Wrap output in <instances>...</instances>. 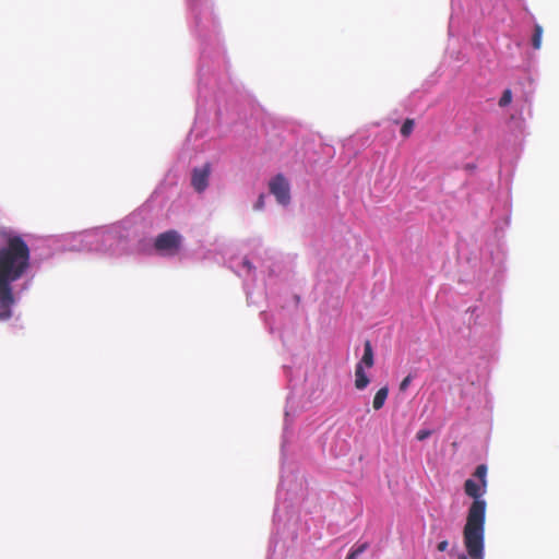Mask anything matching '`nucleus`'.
<instances>
[{"mask_svg": "<svg viewBox=\"0 0 559 559\" xmlns=\"http://www.w3.org/2000/svg\"><path fill=\"white\" fill-rule=\"evenodd\" d=\"M5 243L0 246V321L12 318L16 302L12 284L29 269L31 249L22 236L1 230Z\"/></svg>", "mask_w": 559, "mask_h": 559, "instance_id": "f257e3e1", "label": "nucleus"}, {"mask_svg": "<svg viewBox=\"0 0 559 559\" xmlns=\"http://www.w3.org/2000/svg\"><path fill=\"white\" fill-rule=\"evenodd\" d=\"M465 493L473 498L466 518V524L463 528V540L466 552L471 559H484L485 557V520H486V501L480 499L486 488L481 483L468 478L464 483Z\"/></svg>", "mask_w": 559, "mask_h": 559, "instance_id": "f03ea898", "label": "nucleus"}, {"mask_svg": "<svg viewBox=\"0 0 559 559\" xmlns=\"http://www.w3.org/2000/svg\"><path fill=\"white\" fill-rule=\"evenodd\" d=\"M181 245V236L176 230H167L159 234L155 241L154 247L158 252L174 255L178 252Z\"/></svg>", "mask_w": 559, "mask_h": 559, "instance_id": "7ed1b4c3", "label": "nucleus"}, {"mask_svg": "<svg viewBox=\"0 0 559 559\" xmlns=\"http://www.w3.org/2000/svg\"><path fill=\"white\" fill-rule=\"evenodd\" d=\"M269 190L281 205L290 203V187L283 174H277L269 182Z\"/></svg>", "mask_w": 559, "mask_h": 559, "instance_id": "20e7f679", "label": "nucleus"}, {"mask_svg": "<svg viewBox=\"0 0 559 559\" xmlns=\"http://www.w3.org/2000/svg\"><path fill=\"white\" fill-rule=\"evenodd\" d=\"M210 174L211 165L209 163L204 164L202 167L193 168L191 175V186L197 192L201 193L207 188Z\"/></svg>", "mask_w": 559, "mask_h": 559, "instance_id": "39448f33", "label": "nucleus"}, {"mask_svg": "<svg viewBox=\"0 0 559 559\" xmlns=\"http://www.w3.org/2000/svg\"><path fill=\"white\" fill-rule=\"evenodd\" d=\"M370 380L364 371L361 364H357L355 368V388L357 390H364L369 384Z\"/></svg>", "mask_w": 559, "mask_h": 559, "instance_id": "423d86ee", "label": "nucleus"}, {"mask_svg": "<svg viewBox=\"0 0 559 559\" xmlns=\"http://www.w3.org/2000/svg\"><path fill=\"white\" fill-rule=\"evenodd\" d=\"M358 364L367 368H371L374 364L372 345L369 340L364 343V355Z\"/></svg>", "mask_w": 559, "mask_h": 559, "instance_id": "0eeeda50", "label": "nucleus"}, {"mask_svg": "<svg viewBox=\"0 0 559 559\" xmlns=\"http://www.w3.org/2000/svg\"><path fill=\"white\" fill-rule=\"evenodd\" d=\"M388 395H389L388 386H383L380 390H378L373 397V401H372V407L376 411L381 409L388 399Z\"/></svg>", "mask_w": 559, "mask_h": 559, "instance_id": "6e6552de", "label": "nucleus"}, {"mask_svg": "<svg viewBox=\"0 0 559 559\" xmlns=\"http://www.w3.org/2000/svg\"><path fill=\"white\" fill-rule=\"evenodd\" d=\"M543 27L539 24L534 25V32L532 35V46L534 49H539L542 47V37H543Z\"/></svg>", "mask_w": 559, "mask_h": 559, "instance_id": "1a4fd4ad", "label": "nucleus"}, {"mask_svg": "<svg viewBox=\"0 0 559 559\" xmlns=\"http://www.w3.org/2000/svg\"><path fill=\"white\" fill-rule=\"evenodd\" d=\"M474 476L479 479L483 488L487 487V479H486L487 466L486 465H484V464L478 465L474 472Z\"/></svg>", "mask_w": 559, "mask_h": 559, "instance_id": "9d476101", "label": "nucleus"}, {"mask_svg": "<svg viewBox=\"0 0 559 559\" xmlns=\"http://www.w3.org/2000/svg\"><path fill=\"white\" fill-rule=\"evenodd\" d=\"M414 120L407 118L401 127V134L405 138L409 136L414 130Z\"/></svg>", "mask_w": 559, "mask_h": 559, "instance_id": "9b49d317", "label": "nucleus"}, {"mask_svg": "<svg viewBox=\"0 0 559 559\" xmlns=\"http://www.w3.org/2000/svg\"><path fill=\"white\" fill-rule=\"evenodd\" d=\"M512 102V92L511 90L507 88L503 91L502 96L499 99V106L506 107Z\"/></svg>", "mask_w": 559, "mask_h": 559, "instance_id": "f8f14e48", "label": "nucleus"}, {"mask_svg": "<svg viewBox=\"0 0 559 559\" xmlns=\"http://www.w3.org/2000/svg\"><path fill=\"white\" fill-rule=\"evenodd\" d=\"M368 543H362L356 547H354L352 550H350V555L354 556L355 558H357L360 554H362L364 551L367 550L368 548Z\"/></svg>", "mask_w": 559, "mask_h": 559, "instance_id": "ddd939ff", "label": "nucleus"}, {"mask_svg": "<svg viewBox=\"0 0 559 559\" xmlns=\"http://www.w3.org/2000/svg\"><path fill=\"white\" fill-rule=\"evenodd\" d=\"M431 436V431L428 430V429H421L419 431H417L416 433V439L418 441H424L426 440L427 438H429Z\"/></svg>", "mask_w": 559, "mask_h": 559, "instance_id": "4468645a", "label": "nucleus"}, {"mask_svg": "<svg viewBox=\"0 0 559 559\" xmlns=\"http://www.w3.org/2000/svg\"><path fill=\"white\" fill-rule=\"evenodd\" d=\"M263 207H264V194H260L254 204V210L261 211Z\"/></svg>", "mask_w": 559, "mask_h": 559, "instance_id": "2eb2a0df", "label": "nucleus"}, {"mask_svg": "<svg viewBox=\"0 0 559 559\" xmlns=\"http://www.w3.org/2000/svg\"><path fill=\"white\" fill-rule=\"evenodd\" d=\"M411 381H412L411 376L405 377L400 384V390L405 391L408 388Z\"/></svg>", "mask_w": 559, "mask_h": 559, "instance_id": "dca6fc26", "label": "nucleus"}, {"mask_svg": "<svg viewBox=\"0 0 559 559\" xmlns=\"http://www.w3.org/2000/svg\"><path fill=\"white\" fill-rule=\"evenodd\" d=\"M448 547H449L448 540H442L437 545V550L443 552L448 549Z\"/></svg>", "mask_w": 559, "mask_h": 559, "instance_id": "f3484780", "label": "nucleus"}, {"mask_svg": "<svg viewBox=\"0 0 559 559\" xmlns=\"http://www.w3.org/2000/svg\"><path fill=\"white\" fill-rule=\"evenodd\" d=\"M468 557L471 558V556H469L468 554H467V556H466V555H464V554H462V555H460V556L457 557V559H468Z\"/></svg>", "mask_w": 559, "mask_h": 559, "instance_id": "a211bd4d", "label": "nucleus"}, {"mask_svg": "<svg viewBox=\"0 0 559 559\" xmlns=\"http://www.w3.org/2000/svg\"><path fill=\"white\" fill-rule=\"evenodd\" d=\"M346 559H356V558L354 556H352L350 554H348Z\"/></svg>", "mask_w": 559, "mask_h": 559, "instance_id": "6ab92c4d", "label": "nucleus"}]
</instances>
